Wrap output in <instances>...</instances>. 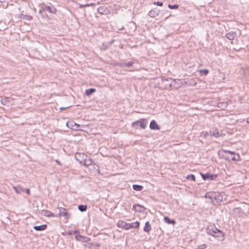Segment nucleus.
Masks as SVG:
<instances>
[{
  "instance_id": "nucleus-48",
  "label": "nucleus",
  "mask_w": 249,
  "mask_h": 249,
  "mask_svg": "<svg viewBox=\"0 0 249 249\" xmlns=\"http://www.w3.org/2000/svg\"><path fill=\"white\" fill-rule=\"evenodd\" d=\"M55 162L57 163L58 164H60V162L57 160H55Z\"/></svg>"
},
{
  "instance_id": "nucleus-21",
  "label": "nucleus",
  "mask_w": 249,
  "mask_h": 249,
  "mask_svg": "<svg viewBox=\"0 0 249 249\" xmlns=\"http://www.w3.org/2000/svg\"><path fill=\"white\" fill-rule=\"evenodd\" d=\"M164 221L168 224L174 225L176 223V221L174 220L170 219L168 217H164Z\"/></svg>"
},
{
  "instance_id": "nucleus-32",
  "label": "nucleus",
  "mask_w": 249,
  "mask_h": 249,
  "mask_svg": "<svg viewBox=\"0 0 249 249\" xmlns=\"http://www.w3.org/2000/svg\"><path fill=\"white\" fill-rule=\"evenodd\" d=\"M124 65H125L126 67H130L132 66V65H133V62L132 61H130L127 63H124Z\"/></svg>"
},
{
  "instance_id": "nucleus-9",
  "label": "nucleus",
  "mask_w": 249,
  "mask_h": 249,
  "mask_svg": "<svg viewBox=\"0 0 249 249\" xmlns=\"http://www.w3.org/2000/svg\"><path fill=\"white\" fill-rule=\"evenodd\" d=\"M117 225L119 228H123L125 230H128V223H127L123 220H119L117 223Z\"/></svg>"
},
{
  "instance_id": "nucleus-40",
  "label": "nucleus",
  "mask_w": 249,
  "mask_h": 249,
  "mask_svg": "<svg viewBox=\"0 0 249 249\" xmlns=\"http://www.w3.org/2000/svg\"><path fill=\"white\" fill-rule=\"evenodd\" d=\"M71 122H70V123H67V126L68 127H70V126H69V124H71ZM73 123L74 124V125H76V128H77L78 127H79V125H78V124H75V123Z\"/></svg>"
},
{
  "instance_id": "nucleus-24",
  "label": "nucleus",
  "mask_w": 249,
  "mask_h": 249,
  "mask_svg": "<svg viewBox=\"0 0 249 249\" xmlns=\"http://www.w3.org/2000/svg\"><path fill=\"white\" fill-rule=\"evenodd\" d=\"M96 91L95 89H89L86 90V94L88 96L91 95Z\"/></svg>"
},
{
  "instance_id": "nucleus-52",
  "label": "nucleus",
  "mask_w": 249,
  "mask_h": 249,
  "mask_svg": "<svg viewBox=\"0 0 249 249\" xmlns=\"http://www.w3.org/2000/svg\"><path fill=\"white\" fill-rule=\"evenodd\" d=\"M124 29V27H122V28L119 29V30H122Z\"/></svg>"
},
{
  "instance_id": "nucleus-51",
  "label": "nucleus",
  "mask_w": 249,
  "mask_h": 249,
  "mask_svg": "<svg viewBox=\"0 0 249 249\" xmlns=\"http://www.w3.org/2000/svg\"><path fill=\"white\" fill-rule=\"evenodd\" d=\"M247 122L249 124V117L248 118H247Z\"/></svg>"
},
{
  "instance_id": "nucleus-33",
  "label": "nucleus",
  "mask_w": 249,
  "mask_h": 249,
  "mask_svg": "<svg viewBox=\"0 0 249 249\" xmlns=\"http://www.w3.org/2000/svg\"><path fill=\"white\" fill-rule=\"evenodd\" d=\"M133 224L134 228H137L139 227L140 223L138 221L133 223Z\"/></svg>"
},
{
  "instance_id": "nucleus-30",
  "label": "nucleus",
  "mask_w": 249,
  "mask_h": 249,
  "mask_svg": "<svg viewBox=\"0 0 249 249\" xmlns=\"http://www.w3.org/2000/svg\"><path fill=\"white\" fill-rule=\"evenodd\" d=\"M168 7L170 9H177L178 7V5L177 4L175 5H168Z\"/></svg>"
},
{
  "instance_id": "nucleus-45",
  "label": "nucleus",
  "mask_w": 249,
  "mask_h": 249,
  "mask_svg": "<svg viewBox=\"0 0 249 249\" xmlns=\"http://www.w3.org/2000/svg\"><path fill=\"white\" fill-rule=\"evenodd\" d=\"M68 233L69 234V235H71L72 234H73V231H68Z\"/></svg>"
},
{
  "instance_id": "nucleus-5",
  "label": "nucleus",
  "mask_w": 249,
  "mask_h": 249,
  "mask_svg": "<svg viewBox=\"0 0 249 249\" xmlns=\"http://www.w3.org/2000/svg\"><path fill=\"white\" fill-rule=\"evenodd\" d=\"M59 213L58 214H56L57 216H62L65 218L66 219H68L70 217V214L68 213L65 208L60 207L59 208Z\"/></svg>"
},
{
  "instance_id": "nucleus-28",
  "label": "nucleus",
  "mask_w": 249,
  "mask_h": 249,
  "mask_svg": "<svg viewBox=\"0 0 249 249\" xmlns=\"http://www.w3.org/2000/svg\"><path fill=\"white\" fill-rule=\"evenodd\" d=\"M44 11V10L43 9V7L42 6V5L41 6V8L40 9V10H39V13L40 14V15L42 16V17L44 18H45L46 17H47V15L46 14H43V12Z\"/></svg>"
},
{
  "instance_id": "nucleus-2",
  "label": "nucleus",
  "mask_w": 249,
  "mask_h": 249,
  "mask_svg": "<svg viewBox=\"0 0 249 249\" xmlns=\"http://www.w3.org/2000/svg\"><path fill=\"white\" fill-rule=\"evenodd\" d=\"M177 82H180L182 85H184L187 83L185 81H180V80L178 79L174 80L172 78H167L162 80V84L164 85V89H166L171 88L173 83H176Z\"/></svg>"
},
{
  "instance_id": "nucleus-38",
  "label": "nucleus",
  "mask_w": 249,
  "mask_h": 249,
  "mask_svg": "<svg viewBox=\"0 0 249 249\" xmlns=\"http://www.w3.org/2000/svg\"><path fill=\"white\" fill-rule=\"evenodd\" d=\"M128 230L130 229H131V228H134V227H133V223H128Z\"/></svg>"
},
{
  "instance_id": "nucleus-1",
  "label": "nucleus",
  "mask_w": 249,
  "mask_h": 249,
  "mask_svg": "<svg viewBox=\"0 0 249 249\" xmlns=\"http://www.w3.org/2000/svg\"><path fill=\"white\" fill-rule=\"evenodd\" d=\"M207 233L215 237H219L221 238V240L224 239V234L217 228H216L214 225H209L207 229Z\"/></svg>"
},
{
  "instance_id": "nucleus-23",
  "label": "nucleus",
  "mask_w": 249,
  "mask_h": 249,
  "mask_svg": "<svg viewBox=\"0 0 249 249\" xmlns=\"http://www.w3.org/2000/svg\"><path fill=\"white\" fill-rule=\"evenodd\" d=\"M133 189L136 191H141L143 189V187L140 185L134 184L133 185Z\"/></svg>"
},
{
  "instance_id": "nucleus-19",
  "label": "nucleus",
  "mask_w": 249,
  "mask_h": 249,
  "mask_svg": "<svg viewBox=\"0 0 249 249\" xmlns=\"http://www.w3.org/2000/svg\"><path fill=\"white\" fill-rule=\"evenodd\" d=\"M227 102H222L217 104V107L221 109H224L227 107Z\"/></svg>"
},
{
  "instance_id": "nucleus-10",
  "label": "nucleus",
  "mask_w": 249,
  "mask_h": 249,
  "mask_svg": "<svg viewBox=\"0 0 249 249\" xmlns=\"http://www.w3.org/2000/svg\"><path fill=\"white\" fill-rule=\"evenodd\" d=\"M150 128L153 130H160V126L157 124L155 120H152L150 122Z\"/></svg>"
},
{
  "instance_id": "nucleus-42",
  "label": "nucleus",
  "mask_w": 249,
  "mask_h": 249,
  "mask_svg": "<svg viewBox=\"0 0 249 249\" xmlns=\"http://www.w3.org/2000/svg\"><path fill=\"white\" fill-rule=\"evenodd\" d=\"M79 5L80 8L85 7H87V6H88V5H86V4H79Z\"/></svg>"
},
{
  "instance_id": "nucleus-27",
  "label": "nucleus",
  "mask_w": 249,
  "mask_h": 249,
  "mask_svg": "<svg viewBox=\"0 0 249 249\" xmlns=\"http://www.w3.org/2000/svg\"><path fill=\"white\" fill-rule=\"evenodd\" d=\"M186 178L188 180H191L194 181L196 180L195 176L194 175H189L187 176Z\"/></svg>"
},
{
  "instance_id": "nucleus-47",
  "label": "nucleus",
  "mask_w": 249,
  "mask_h": 249,
  "mask_svg": "<svg viewBox=\"0 0 249 249\" xmlns=\"http://www.w3.org/2000/svg\"><path fill=\"white\" fill-rule=\"evenodd\" d=\"M69 107H61L60 109L61 110H63V109H66V108H69Z\"/></svg>"
},
{
  "instance_id": "nucleus-22",
  "label": "nucleus",
  "mask_w": 249,
  "mask_h": 249,
  "mask_svg": "<svg viewBox=\"0 0 249 249\" xmlns=\"http://www.w3.org/2000/svg\"><path fill=\"white\" fill-rule=\"evenodd\" d=\"M214 193H212L211 194L210 193H207L205 195V197L209 198L211 199L212 201V203L213 202V199H214Z\"/></svg>"
},
{
  "instance_id": "nucleus-18",
  "label": "nucleus",
  "mask_w": 249,
  "mask_h": 249,
  "mask_svg": "<svg viewBox=\"0 0 249 249\" xmlns=\"http://www.w3.org/2000/svg\"><path fill=\"white\" fill-rule=\"evenodd\" d=\"M236 34L234 32H229L226 35V37L230 40H233Z\"/></svg>"
},
{
  "instance_id": "nucleus-37",
  "label": "nucleus",
  "mask_w": 249,
  "mask_h": 249,
  "mask_svg": "<svg viewBox=\"0 0 249 249\" xmlns=\"http://www.w3.org/2000/svg\"><path fill=\"white\" fill-rule=\"evenodd\" d=\"M137 207H139V208H141V209H142V206H141V205H139V204H135V205H133V208H134L135 210H136V208H137Z\"/></svg>"
},
{
  "instance_id": "nucleus-43",
  "label": "nucleus",
  "mask_w": 249,
  "mask_h": 249,
  "mask_svg": "<svg viewBox=\"0 0 249 249\" xmlns=\"http://www.w3.org/2000/svg\"><path fill=\"white\" fill-rule=\"evenodd\" d=\"M24 191L29 195L30 194V190L29 189H24Z\"/></svg>"
},
{
  "instance_id": "nucleus-6",
  "label": "nucleus",
  "mask_w": 249,
  "mask_h": 249,
  "mask_svg": "<svg viewBox=\"0 0 249 249\" xmlns=\"http://www.w3.org/2000/svg\"><path fill=\"white\" fill-rule=\"evenodd\" d=\"M226 153H229L230 154L231 156L229 157L233 161H239L240 160V156L238 154H235L233 152H231L230 151H224Z\"/></svg>"
},
{
  "instance_id": "nucleus-16",
  "label": "nucleus",
  "mask_w": 249,
  "mask_h": 249,
  "mask_svg": "<svg viewBox=\"0 0 249 249\" xmlns=\"http://www.w3.org/2000/svg\"><path fill=\"white\" fill-rule=\"evenodd\" d=\"M151 230V225H150L149 222L148 221H147L145 223V226L143 228V231L145 232L149 233L150 232Z\"/></svg>"
},
{
  "instance_id": "nucleus-25",
  "label": "nucleus",
  "mask_w": 249,
  "mask_h": 249,
  "mask_svg": "<svg viewBox=\"0 0 249 249\" xmlns=\"http://www.w3.org/2000/svg\"><path fill=\"white\" fill-rule=\"evenodd\" d=\"M148 15L151 17L154 18L156 17L158 15V13L155 11V10H152L149 11Z\"/></svg>"
},
{
  "instance_id": "nucleus-34",
  "label": "nucleus",
  "mask_w": 249,
  "mask_h": 249,
  "mask_svg": "<svg viewBox=\"0 0 249 249\" xmlns=\"http://www.w3.org/2000/svg\"><path fill=\"white\" fill-rule=\"evenodd\" d=\"M206 247H207L206 245L202 244V245H200L198 246V249H204L206 248Z\"/></svg>"
},
{
  "instance_id": "nucleus-31",
  "label": "nucleus",
  "mask_w": 249,
  "mask_h": 249,
  "mask_svg": "<svg viewBox=\"0 0 249 249\" xmlns=\"http://www.w3.org/2000/svg\"><path fill=\"white\" fill-rule=\"evenodd\" d=\"M9 99V98H5L4 99H2L1 100V103L3 105H5L7 102V100Z\"/></svg>"
},
{
  "instance_id": "nucleus-3",
  "label": "nucleus",
  "mask_w": 249,
  "mask_h": 249,
  "mask_svg": "<svg viewBox=\"0 0 249 249\" xmlns=\"http://www.w3.org/2000/svg\"><path fill=\"white\" fill-rule=\"evenodd\" d=\"M146 124L147 120L144 119H141L137 121L133 122L132 124V126L133 127H136L139 125L142 128L144 129L146 127Z\"/></svg>"
},
{
  "instance_id": "nucleus-14",
  "label": "nucleus",
  "mask_w": 249,
  "mask_h": 249,
  "mask_svg": "<svg viewBox=\"0 0 249 249\" xmlns=\"http://www.w3.org/2000/svg\"><path fill=\"white\" fill-rule=\"evenodd\" d=\"M201 175L202 178L204 180H207L208 179H210L211 180L213 179V175L211 174L210 173H206L205 174H201Z\"/></svg>"
},
{
  "instance_id": "nucleus-39",
  "label": "nucleus",
  "mask_w": 249,
  "mask_h": 249,
  "mask_svg": "<svg viewBox=\"0 0 249 249\" xmlns=\"http://www.w3.org/2000/svg\"><path fill=\"white\" fill-rule=\"evenodd\" d=\"M26 17V19L29 20H31L32 19V17L31 16H25Z\"/></svg>"
},
{
  "instance_id": "nucleus-20",
  "label": "nucleus",
  "mask_w": 249,
  "mask_h": 249,
  "mask_svg": "<svg viewBox=\"0 0 249 249\" xmlns=\"http://www.w3.org/2000/svg\"><path fill=\"white\" fill-rule=\"evenodd\" d=\"M13 189L15 191L17 194H20L22 192L24 191V189L22 188L20 186H18L17 187H13Z\"/></svg>"
},
{
  "instance_id": "nucleus-13",
  "label": "nucleus",
  "mask_w": 249,
  "mask_h": 249,
  "mask_svg": "<svg viewBox=\"0 0 249 249\" xmlns=\"http://www.w3.org/2000/svg\"><path fill=\"white\" fill-rule=\"evenodd\" d=\"M93 160H92L88 156V158H86V160H84V162L82 163L85 166H89L92 164Z\"/></svg>"
},
{
  "instance_id": "nucleus-44",
  "label": "nucleus",
  "mask_w": 249,
  "mask_h": 249,
  "mask_svg": "<svg viewBox=\"0 0 249 249\" xmlns=\"http://www.w3.org/2000/svg\"><path fill=\"white\" fill-rule=\"evenodd\" d=\"M86 5H88V6H87V7H89L90 6L94 5V4L91 3H89V4H86Z\"/></svg>"
},
{
  "instance_id": "nucleus-50",
  "label": "nucleus",
  "mask_w": 249,
  "mask_h": 249,
  "mask_svg": "<svg viewBox=\"0 0 249 249\" xmlns=\"http://www.w3.org/2000/svg\"><path fill=\"white\" fill-rule=\"evenodd\" d=\"M6 0H0V2H4L6 1Z\"/></svg>"
},
{
  "instance_id": "nucleus-7",
  "label": "nucleus",
  "mask_w": 249,
  "mask_h": 249,
  "mask_svg": "<svg viewBox=\"0 0 249 249\" xmlns=\"http://www.w3.org/2000/svg\"><path fill=\"white\" fill-rule=\"evenodd\" d=\"M75 239L82 242H88L90 240V238L88 237L83 236L81 235H76L75 236Z\"/></svg>"
},
{
  "instance_id": "nucleus-41",
  "label": "nucleus",
  "mask_w": 249,
  "mask_h": 249,
  "mask_svg": "<svg viewBox=\"0 0 249 249\" xmlns=\"http://www.w3.org/2000/svg\"><path fill=\"white\" fill-rule=\"evenodd\" d=\"M124 63H119L118 64V65H119L121 67H124L125 66V65H124Z\"/></svg>"
},
{
  "instance_id": "nucleus-11",
  "label": "nucleus",
  "mask_w": 249,
  "mask_h": 249,
  "mask_svg": "<svg viewBox=\"0 0 249 249\" xmlns=\"http://www.w3.org/2000/svg\"><path fill=\"white\" fill-rule=\"evenodd\" d=\"M210 134L211 136H214L216 138L220 137L222 135V134L221 132H219L218 129H214L213 130L210 131Z\"/></svg>"
},
{
  "instance_id": "nucleus-8",
  "label": "nucleus",
  "mask_w": 249,
  "mask_h": 249,
  "mask_svg": "<svg viewBox=\"0 0 249 249\" xmlns=\"http://www.w3.org/2000/svg\"><path fill=\"white\" fill-rule=\"evenodd\" d=\"M41 214L47 217H57V215L54 214L51 211L43 210L41 212Z\"/></svg>"
},
{
  "instance_id": "nucleus-15",
  "label": "nucleus",
  "mask_w": 249,
  "mask_h": 249,
  "mask_svg": "<svg viewBox=\"0 0 249 249\" xmlns=\"http://www.w3.org/2000/svg\"><path fill=\"white\" fill-rule=\"evenodd\" d=\"M214 199L217 202L223 201L222 196L219 193H214Z\"/></svg>"
},
{
  "instance_id": "nucleus-17",
  "label": "nucleus",
  "mask_w": 249,
  "mask_h": 249,
  "mask_svg": "<svg viewBox=\"0 0 249 249\" xmlns=\"http://www.w3.org/2000/svg\"><path fill=\"white\" fill-rule=\"evenodd\" d=\"M47 228V225L44 224V225H40V226H35L34 227V229L36 230V231H43V230H45Z\"/></svg>"
},
{
  "instance_id": "nucleus-35",
  "label": "nucleus",
  "mask_w": 249,
  "mask_h": 249,
  "mask_svg": "<svg viewBox=\"0 0 249 249\" xmlns=\"http://www.w3.org/2000/svg\"><path fill=\"white\" fill-rule=\"evenodd\" d=\"M104 7H100L98 9V11L100 13H103V12H104Z\"/></svg>"
},
{
  "instance_id": "nucleus-46",
  "label": "nucleus",
  "mask_w": 249,
  "mask_h": 249,
  "mask_svg": "<svg viewBox=\"0 0 249 249\" xmlns=\"http://www.w3.org/2000/svg\"><path fill=\"white\" fill-rule=\"evenodd\" d=\"M78 232H79V231L78 230H75L74 231H73V233H74V234L77 233Z\"/></svg>"
},
{
  "instance_id": "nucleus-49",
  "label": "nucleus",
  "mask_w": 249,
  "mask_h": 249,
  "mask_svg": "<svg viewBox=\"0 0 249 249\" xmlns=\"http://www.w3.org/2000/svg\"><path fill=\"white\" fill-rule=\"evenodd\" d=\"M136 211H139V212H141V211H142V210H141V208H140H140H138V210H137V209H136Z\"/></svg>"
},
{
  "instance_id": "nucleus-26",
  "label": "nucleus",
  "mask_w": 249,
  "mask_h": 249,
  "mask_svg": "<svg viewBox=\"0 0 249 249\" xmlns=\"http://www.w3.org/2000/svg\"><path fill=\"white\" fill-rule=\"evenodd\" d=\"M87 206L84 205H80L78 206V209L81 212H85L87 210Z\"/></svg>"
},
{
  "instance_id": "nucleus-36",
  "label": "nucleus",
  "mask_w": 249,
  "mask_h": 249,
  "mask_svg": "<svg viewBox=\"0 0 249 249\" xmlns=\"http://www.w3.org/2000/svg\"><path fill=\"white\" fill-rule=\"evenodd\" d=\"M154 4H156L158 6H161L163 5V3L161 2H159V1H158V2H155L154 3Z\"/></svg>"
},
{
  "instance_id": "nucleus-12",
  "label": "nucleus",
  "mask_w": 249,
  "mask_h": 249,
  "mask_svg": "<svg viewBox=\"0 0 249 249\" xmlns=\"http://www.w3.org/2000/svg\"><path fill=\"white\" fill-rule=\"evenodd\" d=\"M43 7V9L45 11H47L50 13L55 14L56 12V10L55 8H51L49 6L45 5L44 4L42 5Z\"/></svg>"
},
{
  "instance_id": "nucleus-4",
  "label": "nucleus",
  "mask_w": 249,
  "mask_h": 249,
  "mask_svg": "<svg viewBox=\"0 0 249 249\" xmlns=\"http://www.w3.org/2000/svg\"><path fill=\"white\" fill-rule=\"evenodd\" d=\"M86 158H88V156L83 153H77L75 155V159L81 164L86 160Z\"/></svg>"
},
{
  "instance_id": "nucleus-29",
  "label": "nucleus",
  "mask_w": 249,
  "mask_h": 249,
  "mask_svg": "<svg viewBox=\"0 0 249 249\" xmlns=\"http://www.w3.org/2000/svg\"><path fill=\"white\" fill-rule=\"evenodd\" d=\"M199 73L201 74H204V75H207L209 73V71L207 69H202L199 71Z\"/></svg>"
}]
</instances>
